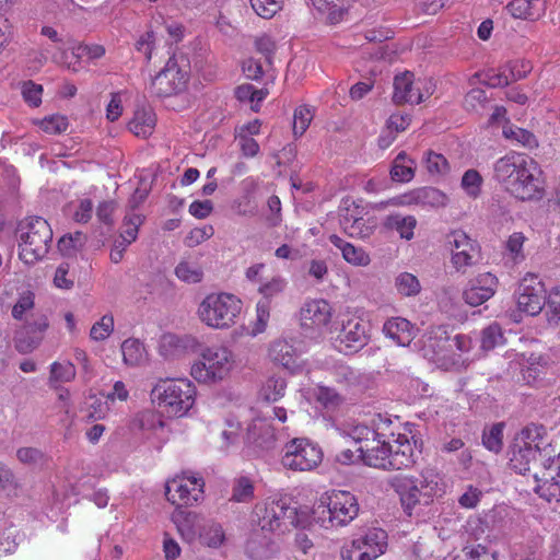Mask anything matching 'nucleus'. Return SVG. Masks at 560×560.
I'll return each mask as SVG.
<instances>
[{
	"label": "nucleus",
	"mask_w": 560,
	"mask_h": 560,
	"mask_svg": "<svg viewBox=\"0 0 560 560\" xmlns=\"http://www.w3.org/2000/svg\"><path fill=\"white\" fill-rule=\"evenodd\" d=\"M534 490L547 501H560V454L548 459L540 472L534 474Z\"/></svg>",
	"instance_id": "nucleus-19"
},
{
	"label": "nucleus",
	"mask_w": 560,
	"mask_h": 560,
	"mask_svg": "<svg viewBox=\"0 0 560 560\" xmlns=\"http://www.w3.org/2000/svg\"><path fill=\"white\" fill-rule=\"evenodd\" d=\"M416 162L406 152H400L394 160L390 177L394 182L409 183L415 177Z\"/></svg>",
	"instance_id": "nucleus-37"
},
{
	"label": "nucleus",
	"mask_w": 560,
	"mask_h": 560,
	"mask_svg": "<svg viewBox=\"0 0 560 560\" xmlns=\"http://www.w3.org/2000/svg\"><path fill=\"white\" fill-rule=\"evenodd\" d=\"M84 235L77 232L74 235H65L58 241V248L63 255H72L83 246Z\"/></svg>",
	"instance_id": "nucleus-60"
},
{
	"label": "nucleus",
	"mask_w": 560,
	"mask_h": 560,
	"mask_svg": "<svg viewBox=\"0 0 560 560\" xmlns=\"http://www.w3.org/2000/svg\"><path fill=\"white\" fill-rule=\"evenodd\" d=\"M323 460V451L318 444L305 438H295L285 443L281 464L287 469L310 471Z\"/></svg>",
	"instance_id": "nucleus-9"
},
{
	"label": "nucleus",
	"mask_w": 560,
	"mask_h": 560,
	"mask_svg": "<svg viewBox=\"0 0 560 560\" xmlns=\"http://www.w3.org/2000/svg\"><path fill=\"white\" fill-rule=\"evenodd\" d=\"M287 382L279 376L269 377L260 389V396L267 401H277L284 396Z\"/></svg>",
	"instance_id": "nucleus-42"
},
{
	"label": "nucleus",
	"mask_w": 560,
	"mask_h": 560,
	"mask_svg": "<svg viewBox=\"0 0 560 560\" xmlns=\"http://www.w3.org/2000/svg\"><path fill=\"white\" fill-rule=\"evenodd\" d=\"M383 332L397 346L407 347L416 338L417 328L408 319L397 316L384 323Z\"/></svg>",
	"instance_id": "nucleus-28"
},
{
	"label": "nucleus",
	"mask_w": 560,
	"mask_h": 560,
	"mask_svg": "<svg viewBox=\"0 0 560 560\" xmlns=\"http://www.w3.org/2000/svg\"><path fill=\"white\" fill-rule=\"evenodd\" d=\"M329 242L341 252L348 264L358 267L370 265L371 257L362 247L354 246L336 234L329 236Z\"/></svg>",
	"instance_id": "nucleus-31"
},
{
	"label": "nucleus",
	"mask_w": 560,
	"mask_h": 560,
	"mask_svg": "<svg viewBox=\"0 0 560 560\" xmlns=\"http://www.w3.org/2000/svg\"><path fill=\"white\" fill-rule=\"evenodd\" d=\"M504 70H509L508 78L510 83L524 79L530 72V65L523 60L509 61L503 66Z\"/></svg>",
	"instance_id": "nucleus-61"
},
{
	"label": "nucleus",
	"mask_w": 560,
	"mask_h": 560,
	"mask_svg": "<svg viewBox=\"0 0 560 560\" xmlns=\"http://www.w3.org/2000/svg\"><path fill=\"white\" fill-rule=\"evenodd\" d=\"M433 93V84L430 81H415L409 71L397 74L394 78L393 101L395 104H420Z\"/></svg>",
	"instance_id": "nucleus-14"
},
{
	"label": "nucleus",
	"mask_w": 560,
	"mask_h": 560,
	"mask_svg": "<svg viewBox=\"0 0 560 560\" xmlns=\"http://www.w3.org/2000/svg\"><path fill=\"white\" fill-rule=\"evenodd\" d=\"M315 397L327 409H335L343 402V397L336 389L328 386H318Z\"/></svg>",
	"instance_id": "nucleus-47"
},
{
	"label": "nucleus",
	"mask_w": 560,
	"mask_h": 560,
	"mask_svg": "<svg viewBox=\"0 0 560 560\" xmlns=\"http://www.w3.org/2000/svg\"><path fill=\"white\" fill-rule=\"evenodd\" d=\"M517 307L520 311L535 316L546 304V291L541 281L533 275L526 276L518 284Z\"/></svg>",
	"instance_id": "nucleus-16"
},
{
	"label": "nucleus",
	"mask_w": 560,
	"mask_h": 560,
	"mask_svg": "<svg viewBox=\"0 0 560 560\" xmlns=\"http://www.w3.org/2000/svg\"><path fill=\"white\" fill-rule=\"evenodd\" d=\"M155 125V117L149 109H138L129 122V130L136 136L147 137Z\"/></svg>",
	"instance_id": "nucleus-39"
},
{
	"label": "nucleus",
	"mask_w": 560,
	"mask_h": 560,
	"mask_svg": "<svg viewBox=\"0 0 560 560\" xmlns=\"http://www.w3.org/2000/svg\"><path fill=\"white\" fill-rule=\"evenodd\" d=\"M408 514L420 504L428 505L440 489V476L432 468L423 469L419 477L395 476L390 482Z\"/></svg>",
	"instance_id": "nucleus-5"
},
{
	"label": "nucleus",
	"mask_w": 560,
	"mask_h": 560,
	"mask_svg": "<svg viewBox=\"0 0 560 560\" xmlns=\"http://www.w3.org/2000/svg\"><path fill=\"white\" fill-rule=\"evenodd\" d=\"M503 335L498 324H491L481 331V348L491 350L502 342Z\"/></svg>",
	"instance_id": "nucleus-54"
},
{
	"label": "nucleus",
	"mask_w": 560,
	"mask_h": 560,
	"mask_svg": "<svg viewBox=\"0 0 560 560\" xmlns=\"http://www.w3.org/2000/svg\"><path fill=\"white\" fill-rule=\"evenodd\" d=\"M210 354V363L215 373L217 381L224 380L233 369L234 357L232 351L223 346L207 347Z\"/></svg>",
	"instance_id": "nucleus-32"
},
{
	"label": "nucleus",
	"mask_w": 560,
	"mask_h": 560,
	"mask_svg": "<svg viewBox=\"0 0 560 560\" xmlns=\"http://www.w3.org/2000/svg\"><path fill=\"white\" fill-rule=\"evenodd\" d=\"M460 185L469 197L476 198L481 191L482 177L476 170H468L464 173Z\"/></svg>",
	"instance_id": "nucleus-51"
},
{
	"label": "nucleus",
	"mask_w": 560,
	"mask_h": 560,
	"mask_svg": "<svg viewBox=\"0 0 560 560\" xmlns=\"http://www.w3.org/2000/svg\"><path fill=\"white\" fill-rule=\"evenodd\" d=\"M246 555L253 560L268 559L272 553V544L269 537L254 530L246 541Z\"/></svg>",
	"instance_id": "nucleus-35"
},
{
	"label": "nucleus",
	"mask_w": 560,
	"mask_h": 560,
	"mask_svg": "<svg viewBox=\"0 0 560 560\" xmlns=\"http://www.w3.org/2000/svg\"><path fill=\"white\" fill-rule=\"evenodd\" d=\"M357 451L360 453V457L365 465L383 470H389L388 462L390 446L389 443L381 440V436L373 438L366 444L360 445Z\"/></svg>",
	"instance_id": "nucleus-24"
},
{
	"label": "nucleus",
	"mask_w": 560,
	"mask_h": 560,
	"mask_svg": "<svg viewBox=\"0 0 560 560\" xmlns=\"http://www.w3.org/2000/svg\"><path fill=\"white\" fill-rule=\"evenodd\" d=\"M503 429L504 423L498 422L491 425L488 430L482 433L483 446L493 453H499L503 446Z\"/></svg>",
	"instance_id": "nucleus-43"
},
{
	"label": "nucleus",
	"mask_w": 560,
	"mask_h": 560,
	"mask_svg": "<svg viewBox=\"0 0 560 560\" xmlns=\"http://www.w3.org/2000/svg\"><path fill=\"white\" fill-rule=\"evenodd\" d=\"M387 549V533L382 528H370L364 534L345 544L342 560H375Z\"/></svg>",
	"instance_id": "nucleus-10"
},
{
	"label": "nucleus",
	"mask_w": 560,
	"mask_h": 560,
	"mask_svg": "<svg viewBox=\"0 0 560 560\" xmlns=\"http://www.w3.org/2000/svg\"><path fill=\"white\" fill-rule=\"evenodd\" d=\"M332 316V307L323 299L304 303L300 311L301 325L307 329H320L327 326Z\"/></svg>",
	"instance_id": "nucleus-23"
},
{
	"label": "nucleus",
	"mask_w": 560,
	"mask_h": 560,
	"mask_svg": "<svg viewBox=\"0 0 560 560\" xmlns=\"http://www.w3.org/2000/svg\"><path fill=\"white\" fill-rule=\"evenodd\" d=\"M313 117V110L307 106H300L294 110L293 133L295 137H301L306 131Z\"/></svg>",
	"instance_id": "nucleus-49"
},
{
	"label": "nucleus",
	"mask_w": 560,
	"mask_h": 560,
	"mask_svg": "<svg viewBox=\"0 0 560 560\" xmlns=\"http://www.w3.org/2000/svg\"><path fill=\"white\" fill-rule=\"evenodd\" d=\"M524 176L522 172L517 173V176L514 178L517 184H520V189L524 188V192L512 194L515 198L521 200H532L535 198H540L541 196V180L539 178V171L537 164L529 159L527 163L524 165Z\"/></svg>",
	"instance_id": "nucleus-26"
},
{
	"label": "nucleus",
	"mask_w": 560,
	"mask_h": 560,
	"mask_svg": "<svg viewBox=\"0 0 560 560\" xmlns=\"http://www.w3.org/2000/svg\"><path fill=\"white\" fill-rule=\"evenodd\" d=\"M487 102L488 97L482 89H472L465 95L464 107L469 112H479Z\"/></svg>",
	"instance_id": "nucleus-57"
},
{
	"label": "nucleus",
	"mask_w": 560,
	"mask_h": 560,
	"mask_svg": "<svg viewBox=\"0 0 560 560\" xmlns=\"http://www.w3.org/2000/svg\"><path fill=\"white\" fill-rule=\"evenodd\" d=\"M258 526L261 532L284 533L302 523L296 508L284 500H271L256 508Z\"/></svg>",
	"instance_id": "nucleus-8"
},
{
	"label": "nucleus",
	"mask_w": 560,
	"mask_h": 560,
	"mask_svg": "<svg viewBox=\"0 0 560 560\" xmlns=\"http://www.w3.org/2000/svg\"><path fill=\"white\" fill-rule=\"evenodd\" d=\"M524 176L522 172L517 173V176L514 178L517 184H520V189L524 188V192L512 194L515 198L521 200H532L535 198H540L541 196V180L539 178V171L537 164L529 159L527 163L524 165Z\"/></svg>",
	"instance_id": "nucleus-25"
},
{
	"label": "nucleus",
	"mask_w": 560,
	"mask_h": 560,
	"mask_svg": "<svg viewBox=\"0 0 560 560\" xmlns=\"http://www.w3.org/2000/svg\"><path fill=\"white\" fill-rule=\"evenodd\" d=\"M254 498V485L248 477H238L235 479L232 488L231 500L235 502H248Z\"/></svg>",
	"instance_id": "nucleus-44"
},
{
	"label": "nucleus",
	"mask_w": 560,
	"mask_h": 560,
	"mask_svg": "<svg viewBox=\"0 0 560 560\" xmlns=\"http://www.w3.org/2000/svg\"><path fill=\"white\" fill-rule=\"evenodd\" d=\"M369 342L368 324L360 317L348 316L335 338V348L345 354L358 352Z\"/></svg>",
	"instance_id": "nucleus-13"
},
{
	"label": "nucleus",
	"mask_w": 560,
	"mask_h": 560,
	"mask_svg": "<svg viewBox=\"0 0 560 560\" xmlns=\"http://www.w3.org/2000/svg\"><path fill=\"white\" fill-rule=\"evenodd\" d=\"M142 223V218L139 214H130L125 217L122 231L120 237L126 240L127 243H132L138 236V229Z\"/></svg>",
	"instance_id": "nucleus-58"
},
{
	"label": "nucleus",
	"mask_w": 560,
	"mask_h": 560,
	"mask_svg": "<svg viewBox=\"0 0 560 560\" xmlns=\"http://www.w3.org/2000/svg\"><path fill=\"white\" fill-rule=\"evenodd\" d=\"M348 223L349 221H346V233L350 237L368 238L373 233V226L366 224L363 217L359 220L351 221V224Z\"/></svg>",
	"instance_id": "nucleus-63"
},
{
	"label": "nucleus",
	"mask_w": 560,
	"mask_h": 560,
	"mask_svg": "<svg viewBox=\"0 0 560 560\" xmlns=\"http://www.w3.org/2000/svg\"><path fill=\"white\" fill-rule=\"evenodd\" d=\"M508 11L515 19L536 20L545 12L544 0H512Z\"/></svg>",
	"instance_id": "nucleus-34"
},
{
	"label": "nucleus",
	"mask_w": 560,
	"mask_h": 560,
	"mask_svg": "<svg viewBox=\"0 0 560 560\" xmlns=\"http://www.w3.org/2000/svg\"><path fill=\"white\" fill-rule=\"evenodd\" d=\"M18 459L27 466H43L47 458L46 455L36 447H21L16 452Z\"/></svg>",
	"instance_id": "nucleus-52"
},
{
	"label": "nucleus",
	"mask_w": 560,
	"mask_h": 560,
	"mask_svg": "<svg viewBox=\"0 0 560 560\" xmlns=\"http://www.w3.org/2000/svg\"><path fill=\"white\" fill-rule=\"evenodd\" d=\"M447 243L452 247L451 262L457 271L466 272L468 267L475 265L479 245L466 232L463 230L452 231L447 235Z\"/></svg>",
	"instance_id": "nucleus-15"
},
{
	"label": "nucleus",
	"mask_w": 560,
	"mask_h": 560,
	"mask_svg": "<svg viewBox=\"0 0 560 560\" xmlns=\"http://www.w3.org/2000/svg\"><path fill=\"white\" fill-rule=\"evenodd\" d=\"M176 277L187 283H198L202 280V269L197 265L188 261H180L175 268Z\"/></svg>",
	"instance_id": "nucleus-45"
},
{
	"label": "nucleus",
	"mask_w": 560,
	"mask_h": 560,
	"mask_svg": "<svg viewBox=\"0 0 560 560\" xmlns=\"http://www.w3.org/2000/svg\"><path fill=\"white\" fill-rule=\"evenodd\" d=\"M189 80V65L184 58L171 57L165 67L152 79L150 91L158 97L183 93Z\"/></svg>",
	"instance_id": "nucleus-7"
},
{
	"label": "nucleus",
	"mask_w": 560,
	"mask_h": 560,
	"mask_svg": "<svg viewBox=\"0 0 560 560\" xmlns=\"http://www.w3.org/2000/svg\"><path fill=\"white\" fill-rule=\"evenodd\" d=\"M427 170L431 174H445L448 171L447 160L440 153L433 151L427 152Z\"/></svg>",
	"instance_id": "nucleus-62"
},
{
	"label": "nucleus",
	"mask_w": 560,
	"mask_h": 560,
	"mask_svg": "<svg viewBox=\"0 0 560 560\" xmlns=\"http://www.w3.org/2000/svg\"><path fill=\"white\" fill-rule=\"evenodd\" d=\"M447 196L433 187H421L398 196L392 200L395 206H411L439 208L447 205Z\"/></svg>",
	"instance_id": "nucleus-22"
},
{
	"label": "nucleus",
	"mask_w": 560,
	"mask_h": 560,
	"mask_svg": "<svg viewBox=\"0 0 560 560\" xmlns=\"http://www.w3.org/2000/svg\"><path fill=\"white\" fill-rule=\"evenodd\" d=\"M114 330V317L112 314H105L102 318L93 324L90 330V337L95 341L107 339Z\"/></svg>",
	"instance_id": "nucleus-48"
},
{
	"label": "nucleus",
	"mask_w": 560,
	"mask_h": 560,
	"mask_svg": "<svg viewBox=\"0 0 560 560\" xmlns=\"http://www.w3.org/2000/svg\"><path fill=\"white\" fill-rule=\"evenodd\" d=\"M285 285V280L280 276H276L272 277L271 280L261 284L258 288V292L264 296L262 300L269 301V299L279 295L284 290Z\"/></svg>",
	"instance_id": "nucleus-59"
},
{
	"label": "nucleus",
	"mask_w": 560,
	"mask_h": 560,
	"mask_svg": "<svg viewBox=\"0 0 560 560\" xmlns=\"http://www.w3.org/2000/svg\"><path fill=\"white\" fill-rule=\"evenodd\" d=\"M269 357L276 363L291 373L303 369V361L298 350L287 340H276L269 348Z\"/></svg>",
	"instance_id": "nucleus-27"
},
{
	"label": "nucleus",
	"mask_w": 560,
	"mask_h": 560,
	"mask_svg": "<svg viewBox=\"0 0 560 560\" xmlns=\"http://www.w3.org/2000/svg\"><path fill=\"white\" fill-rule=\"evenodd\" d=\"M528 160L524 154L516 152L500 158L493 165L495 180L502 184L510 194L524 192L523 189L518 190L521 186L514 178L520 172L524 175V165Z\"/></svg>",
	"instance_id": "nucleus-17"
},
{
	"label": "nucleus",
	"mask_w": 560,
	"mask_h": 560,
	"mask_svg": "<svg viewBox=\"0 0 560 560\" xmlns=\"http://www.w3.org/2000/svg\"><path fill=\"white\" fill-rule=\"evenodd\" d=\"M34 308V294L30 291L20 295L19 300L12 307V316L15 319H23L26 312Z\"/></svg>",
	"instance_id": "nucleus-64"
},
{
	"label": "nucleus",
	"mask_w": 560,
	"mask_h": 560,
	"mask_svg": "<svg viewBox=\"0 0 560 560\" xmlns=\"http://www.w3.org/2000/svg\"><path fill=\"white\" fill-rule=\"evenodd\" d=\"M312 513L324 528L346 526L358 516L359 503L349 491L332 490L320 495Z\"/></svg>",
	"instance_id": "nucleus-4"
},
{
	"label": "nucleus",
	"mask_w": 560,
	"mask_h": 560,
	"mask_svg": "<svg viewBox=\"0 0 560 560\" xmlns=\"http://www.w3.org/2000/svg\"><path fill=\"white\" fill-rule=\"evenodd\" d=\"M15 237L20 259L27 265H33L48 254L52 242V230L44 218L27 217L18 223Z\"/></svg>",
	"instance_id": "nucleus-1"
},
{
	"label": "nucleus",
	"mask_w": 560,
	"mask_h": 560,
	"mask_svg": "<svg viewBox=\"0 0 560 560\" xmlns=\"http://www.w3.org/2000/svg\"><path fill=\"white\" fill-rule=\"evenodd\" d=\"M428 347L435 354V361L444 370H458L464 365L459 354H448L452 351L451 336L445 326H438L431 329L428 339Z\"/></svg>",
	"instance_id": "nucleus-18"
},
{
	"label": "nucleus",
	"mask_w": 560,
	"mask_h": 560,
	"mask_svg": "<svg viewBox=\"0 0 560 560\" xmlns=\"http://www.w3.org/2000/svg\"><path fill=\"white\" fill-rule=\"evenodd\" d=\"M248 439L262 450L275 446L276 428L267 419H255L248 429Z\"/></svg>",
	"instance_id": "nucleus-30"
},
{
	"label": "nucleus",
	"mask_w": 560,
	"mask_h": 560,
	"mask_svg": "<svg viewBox=\"0 0 560 560\" xmlns=\"http://www.w3.org/2000/svg\"><path fill=\"white\" fill-rule=\"evenodd\" d=\"M122 361L130 366L139 365L145 358L143 345L133 338L126 339L121 343Z\"/></svg>",
	"instance_id": "nucleus-40"
},
{
	"label": "nucleus",
	"mask_w": 560,
	"mask_h": 560,
	"mask_svg": "<svg viewBox=\"0 0 560 560\" xmlns=\"http://www.w3.org/2000/svg\"><path fill=\"white\" fill-rule=\"evenodd\" d=\"M546 316L550 324L560 322V287L555 288L546 302Z\"/></svg>",
	"instance_id": "nucleus-56"
},
{
	"label": "nucleus",
	"mask_w": 560,
	"mask_h": 560,
	"mask_svg": "<svg viewBox=\"0 0 560 560\" xmlns=\"http://www.w3.org/2000/svg\"><path fill=\"white\" fill-rule=\"evenodd\" d=\"M497 288V277L490 272H483L469 281L463 298L468 305L479 306L494 295Z\"/></svg>",
	"instance_id": "nucleus-21"
},
{
	"label": "nucleus",
	"mask_w": 560,
	"mask_h": 560,
	"mask_svg": "<svg viewBox=\"0 0 560 560\" xmlns=\"http://www.w3.org/2000/svg\"><path fill=\"white\" fill-rule=\"evenodd\" d=\"M48 325V319L44 314H37L32 319H26L25 325L15 335L16 349L22 353L34 350L40 343Z\"/></svg>",
	"instance_id": "nucleus-20"
},
{
	"label": "nucleus",
	"mask_w": 560,
	"mask_h": 560,
	"mask_svg": "<svg viewBox=\"0 0 560 560\" xmlns=\"http://www.w3.org/2000/svg\"><path fill=\"white\" fill-rule=\"evenodd\" d=\"M75 377V368L70 362L59 363L54 362L50 365V381L55 382H70Z\"/></svg>",
	"instance_id": "nucleus-53"
},
{
	"label": "nucleus",
	"mask_w": 560,
	"mask_h": 560,
	"mask_svg": "<svg viewBox=\"0 0 560 560\" xmlns=\"http://www.w3.org/2000/svg\"><path fill=\"white\" fill-rule=\"evenodd\" d=\"M242 308V301L232 293H210L199 304L197 315L210 328L228 329L236 324Z\"/></svg>",
	"instance_id": "nucleus-6"
},
{
	"label": "nucleus",
	"mask_w": 560,
	"mask_h": 560,
	"mask_svg": "<svg viewBox=\"0 0 560 560\" xmlns=\"http://www.w3.org/2000/svg\"><path fill=\"white\" fill-rule=\"evenodd\" d=\"M253 10L262 19H271L281 9L277 0H249Z\"/></svg>",
	"instance_id": "nucleus-55"
},
{
	"label": "nucleus",
	"mask_w": 560,
	"mask_h": 560,
	"mask_svg": "<svg viewBox=\"0 0 560 560\" xmlns=\"http://www.w3.org/2000/svg\"><path fill=\"white\" fill-rule=\"evenodd\" d=\"M312 2L319 11H328L331 23H337L346 11L345 0H312Z\"/></svg>",
	"instance_id": "nucleus-46"
},
{
	"label": "nucleus",
	"mask_w": 560,
	"mask_h": 560,
	"mask_svg": "<svg viewBox=\"0 0 560 560\" xmlns=\"http://www.w3.org/2000/svg\"><path fill=\"white\" fill-rule=\"evenodd\" d=\"M190 375L199 383L211 384L218 382L210 363L208 348L201 351L199 360L191 365Z\"/></svg>",
	"instance_id": "nucleus-38"
},
{
	"label": "nucleus",
	"mask_w": 560,
	"mask_h": 560,
	"mask_svg": "<svg viewBox=\"0 0 560 560\" xmlns=\"http://www.w3.org/2000/svg\"><path fill=\"white\" fill-rule=\"evenodd\" d=\"M203 487L205 481L201 477L183 475L167 481L165 495L172 504L178 508L188 506L203 499Z\"/></svg>",
	"instance_id": "nucleus-12"
},
{
	"label": "nucleus",
	"mask_w": 560,
	"mask_h": 560,
	"mask_svg": "<svg viewBox=\"0 0 560 560\" xmlns=\"http://www.w3.org/2000/svg\"><path fill=\"white\" fill-rule=\"evenodd\" d=\"M336 431L340 436L352 440L359 446L366 444L373 438L381 436L374 429L357 421H346L337 425Z\"/></svg>",
	"instance_id": "nucleus-33"
},
{
	"label": "nucleus",
	"mask_w": 560,
	"mask_h": 560,
	"mask_svg": "<svg viewBox=\"0 0 560 560\" xmlns=\"http://www.w3.org/2000/svg\"><path fill=\"white\" fill-rule=\"evenodd\" d=\"M384 226L399 233L401 238L410 241L413 237V231L417 226V219L413 215H402L393 213L384 219Z\"/></svg>",
	"instance_id": "nucleus-36"
},
{
	"label": "nucleus",
	"mask_w": 560,
	"mask_h": 560,
	"mask_svg": "<svg viewBox=\"0 0 560 560\" xmlns=\"http://www.w3.org/2000/svg\"><path fill=\"white\" fill-rule=\"evenodd\" d=\"M525 241L526 237L521 232H514L509 236L505 248L513 261L520 262L525 259V255L523 252Z\"/></svg>",
	"instance_id": "nucleus-50"
},
{
	"label": "nucleus",
	"mask_w": 560,
	"mask_h": 560,
	"mask_svg": "<svg viewBox=\"0 0 560 560\" xmlns=\"http://www.w3.org/2000/svg\"><path fill=\"white\" fill-rule=\"evenodd\" d=\"M533 431L536 429L529 427L523 429L510 447L509 466L516 474L526 475L539 455V446L535 443Z\"/></svg>",
	"instance_id": "nucleus-11"
},
{
	"label": "nucleus",
	"mask_w": 560,
	"mask_h": 560,
	"mask_svg": "<svg viewBox=\"0 0 560 560\" xmlns=\"http://www.w3.org/2000/svg\"><path fill=\"white\" fill-rule=\"evenodd\" d=\"M395 288L402 296H416L421 291L419 279L410 272H400L395 278Z\"/></svg>",
	"instance_id": "nucleus-41"
},
{
	"label": "nucleus",
	"mask_w": 560,
	"mask_h": 560,
	"mask_svg": "<svg viewBox=\"0 0 560 560\" xmlns=\"http://www.w3.org/2000/svg\"><path fill=\"white\" fill-rule=\"evenodd\" d=\"M172 520L182 538L189 544L199 541L205 547L217 549L225 541L223 526L197 512L176 510Z\"/></svg>",
	"instance_id": "nucleus-3"
},
{
	"label": "nucleus",
	"mask_w": 560,
	"mask_h": 560,
	"mask_svg": "<svg viewBox=\"0 0 560 560\" xmlns=\"http://www.w3.org/2000/svg\"><path fill=\"white\" fill-rule=\"evenodd\" d=\"M389 470H399L408 468L415 463V445L410 442L407 435L398 434L394 444H389Z\"/></svg>",
	"instance_id": "nucleus-29"
},
{
	"label": "nucleus",
	"mask_w": 560,
	"mask_h": 560,
	"mask_svg": "<svg viewBox=\"0 0 560 560\" xmlns=\"http://www.w3.org/2000/svg\"><path fill=\"white\" fill-rule=\"evenodd\" d=\"M150 396L162 413L183 417L195 404L196 388L187 378H161L151 389Z\"/></svg>",
	"instance_id": "nucleus-2"
}]
</instances>
